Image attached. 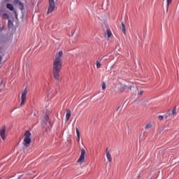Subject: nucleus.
Listing matches in <instances>:
<instances>
[{
    "label": "nucleus",
    "mask_w": 179,
    "mask_h": 179,
    "mask_svg": "<svg viewBox=\"0 0 179 179\" xmlns=\"http://www.w3.org/2000/svg\"><path fill=\"white\" fill-rule=\"evenodd\" d=\"M62 55L64 52L62 51L59 52L56 54L55 58L53 62V76L56 80H59V73L62 69Z\"/></svg>",
    "instance_id": "f257e3e1"
},
{
    "label": "nucleus",
    "mask_w": 179,
    "mask_h": 179,
    "mask_svg": "<svg viewBox=\"0 0 179 179\" xmlns=\"http://www.w3.org/2000/svg\"><path fill=\"white\" fill-rule=\"evenodd\" d=\"M24 136L25 137L23 141V145L24 148H29V146H30V143H31V138H30V136H31V133L30 131H26Z\"/></svg>",
    "instance_id": "f03ea898"
},
{
    "label": "nucleus",
    "mask_w": 179,
    "mask_h": 179,
    "mask_svg": "<svg viewBox=\"0 0 179 179\" xmlns=\"http://www.w3.org/2000/svg\"><path fill=\"white\" fill-rule=\"evenodd\" d=\"M49 1V6L48 8V13L47 14L48 15V13H51L54 11V9H55V1L54 0H48Z\"/></svg>",
    "instance_id": "7ed1b4c3"
},
{
    "label": "nucleus",
    "mask_w": 179,
    "mask_h": 179,
    "mask_svg": "<svg viewBox=\"0 0 179 179\" xmlns=\"http://www.w3.org/2000/svg\"><path fill=\"white\" fill-rule=\"evenodd\" d=\"M27 89L25 88L21 95V103H20L21 107H22V106H24V103L26 102V99H27Z\"/></svg>",
    "instance_id": "20e7f679"
},
{
    "label": "nucleus",
    "mask_w": 179,
    "mask_h": 179,
    "mask_svg": "<svg viewBox=\"0 0 179 179\" xmlns=\"http://www.w3.org/2000/svg\"><path fill=\"white\" fill-rule=\"evenodd\" d=\"M86 155V150H85V148L81 149V154L78 159V163H85V155Z\"/></svg>",
    "instance_id": "39448f33"
},
{
    "label": "nucleus",
    "mask_w": 179,
    "mask_h": 179,
    "mask_svg": "<svg viewBox=\"0 0 179 179\" xmlns=\"http://www.w3.org/2000/svg\"><path fill=\"white\" fill-rule=\"evenodd\" d=\"M0 135H1V139H3V141H5V139H6V127L5 125H3L1 130H0Z\"/></svg>",
    "instance_id": "423d86ee"
},
{
    "label": "nucleus",
    "mask_w": 179,
    "mask_h": 179,
    "mask_svg": "<svg viewBox=\"0 0 179 179\" xmlns=\"http://www.w3.org/2000/svg\"><path fill=\"white\" fill-rule=\"evenodd\" d=\"M14 3L15 5H17V6H18L19 9H20V10H24V4H23V3H22V1H20V0H15Z\"/></svg>",
    "instance_id": "0eeeda50"
},
{
    "label": "nucleus",
    "mask_w": 179,
    "mask_h": 179,
    "mask_svg": "<svg viewBox=\"0 0 179 179\" xmlns=\"http://www.w3.org/2000/svg\"><path fill=\"white\" fill-rule=\"evenodd\" d=\"M6 8H7V9H9V10H10L11 12H13V13H15V15H16V11L15 10V7H13V6L12 4L7 3Z\"/></svg>",
    "instance_id": "6e6552de"
},
{
    "label": "nucleus",
    "mask_w": 179,
    "mask_h": 179,
    "mask_svg": "<svg viewBox=\"0 0 179 179\" xmlns=\"http://www.w3.org/2000/svg\"><path fill=\"white\" fill-rule=\"evenodd\" d=\"M120 29L123 34H127V27H125V24H124V22H122Z\"/></svg>",
    "instance_id": "1a4fd4ad"
},
{
    "label": "nucleus",
    "mask_w": 179,
    "mask_h": 179,
    "mask_svg": "<svg viewBox=\"0 0 179 179\" xmlns=\"http://www.w3.org/2000/svg\"><path fill=\"white\" fill-rule=\"evenodd\" d=\"M71 110L67 109L66 110V121H68L69 120V118H71Z\"/></svg>",
    "instance_id": "9d476101"
},
{
    "label": "nucleus",
    "mask_w": 179,
    "mask_h": 179,
    "mask_svg": "<svg viewBox=\"0 0 179 179\" xmlns=\"http://www.w3.org/2000/svg\"><path fill=\"white\" fill-rule=\"evenodd\" d=\"M76 131L77 134V141L79 142V141H80V132L79 131V129L78 127H76Z\"/></svg>",
    "instance_id": "9b49d317"
},
{
    "label": "nucleus",
    "mask_w": 179,
    "mask_h": 179,
    "mask_svg": "<svg viewBox=\"0 0 179 179\" xmlns=\"http://www.w3.org/2000/svg\"><path fill=\"white\" fill-rule=\"evenodd\" d=\"M8 27L9 29H12L13 27V22H12V20H8Z\"/></svg>",
    "instance_id": "f8f14e48"
},
{
    "label": "nucleus",
    "mask_w": 179,
    "mask_h": 179,
    "mask_svg": "<svg viewBox=\"0 0 179 179\" xmlns=\"http://www.w3.org/2000/svg\"><path fill=\"white\" fill-rule=\"evenodd\" d=\"M106 157L109 162H113V158L111 157V155L110 153L106 154Z\"/></svg>",
    "instance_id": "ddd939ff"
},
{
    "label": "nucleus",
    "mask_w": 179,
    "mask_h": 179,
    "mask_svg": "<svg viewBox=\"0 0 179 179\" xmlns=\"http://www.w3.org/2000/svg\"><path fill=\"white\" fill-rule=\"evenodd\" d=\"M48 120H50V117H48V114L46 113L44 118L43 119V121H44V122H47Z\"/></svg>",
    "instance_id": "4468645a"
},
{
    "label": "nucleus",
    "mask_w": 179,
    "mask_h": 179,
    "mask_svg": "<svg viewBox=\"0 0 179 179\" xmlns=\"http://www.w3.org/2000/svg\"><path fill=\"white\" fill-rule=\"evenodd\" d=\"M2 19L3 20L9 19V15H8V13L3 14Z\"/></svg>",
    "instance_id": "2eb2a0df"
},
{
    "label": "nucleus",
    "mask_w": 179,
    "mask_h": 179,
    "mask_svg": "<svg viewBox=\"0 0 179 179\" xmlns=\"http://www.w3.org/2000/svg\"><path fill=\"white\" fill-rule=\"evenodd\" d=\"M106 32H107V36H108V38H110V37H111L112 36V33H111V31L110 29H107L106 30Z\"/></svg>",
    "instance_id": "dca6fc26"
},
{
    "label": "nucleus",
    "mask_w": 179,
    "mask_h": 179,
    "mask_svg": "<svg viewBox=\"0 0 179 179\" xmlns=\"http://www.w3.org/2000/svg\"><path fill=\"white\" fill-rule=\"evenodd\" d=\"M171 2H173V0H167V8H166V10H169V6H170V3H171Z\"/></svg>",
    "instance_id": "f3484780"
},
{
    "label": "nucleus",
    "mask_w": 179,
    "mask_h": 179,
    "mask_svg": "<svg viewBox=\"0 0 179 179\" xmlns=\"http://www.w3.org/2000/svg\"><path fill=\"white\" fill-rule=\"evenodd\" d=\"M176 114H177V109L175 107L172 111V115H176Z\"/></svg>",
    "instance_id": "a211bd4d"
},
{
    "label": "nucleus",
    "mask_w": 179,
    "mask_h": 179,
    "mask_svg": "<svg viewBox=\"0 0 179 179\" xmlns=\"http://www.w3.org/2000/svg\"><path fill=\"white\" fill-rule=\"evenodd\" d=\"M121 89H122V92H124V90H127V89H128V86L123 85L121 87Z\"/></svg>",
    "instance_id": "6ab92c4d"
},
{
    "label": "nucleus",
    "mask_w": 179,
    "mask_h": 179,
    "mask_svg": "<svg viewBox=\"0 0 179 179\" xmlns=\"http://www.w3.org/2000/svg\"><path fill=\"white\" fill-rule=\"evenodd\" d=\"M106 83L105 82H102V90H106Z\"/></svg>",
    "instance_id": "aec40b11"
},
{
    "label": "nucleus",
    "mask_w": 179,
    "mask_h": 179,
    "mask_svg": "<svg viewBox=\"0 0 179 179\" xmlns=\"http://www.w3.org/2000/svg\"><path fill=\"white\" fill-rule=\"evenodd\" d=\"M150 128H152V124H150V123H148L145 126V129H149Z\"/></svg>",
    "instance_id": "412c9836"
},
{
    "label": "nucleus",
    "mask_w": 179,
    "mask_h": 179,
    "mask_svg": "<svg viewBox=\"0 0 179 179\" xmlns=\"http://www.w3.org/2000/svg\"><path fill=\"white\" fill-rule=\"evenodd\" d=\"M3 29H4L3 25L0 24V33H2V31H3Z\"/></svg>",
    "instance_id": "4be33fe9"
},
{
    "label": "nucleus",
    "mask_w": 179,
    "mask_h": 179,
    "mask_svg": "<svg viewBox=\"0 0 179 179\" xmlns=\"http://www.w3.org/2000/svg\"><path fill=\"white\" fill-rule=\"evenodd\" d=\"M158 118H159V121H163V120H164V116H163V115H159V116L158 117Z\"/></svg>",
    "instance_id": "5701e85b"
},
{
    "label": "nucleus",
    "mask_w": 179,
    "mask_h": 179,
    "mask_svg": "<svg viewBox=\"0 0 179 179\" xmlns=\"http://www.w3.org/2000/svg\"><path fill=\"white\" fill-rule=\"evenodd\" d=\"M100 66H101V64L100 63V62L97 61L96 62V68H100Z\"/></svg>",
    "instance_id": "b1692460"
},
{
    "label": "nucleus",
    "mask_w": 179,
    "mask_h": 179,
    "mask_svg": "<svg viewBox=\"0 0 179 179\" xmlns=\"http://www.w3.org/2000/svg\"><path fill=\"white\" fill-rule=\"evenodd\" d=\"M138 94H139L140 96H142V95L143 94V90L140 91L139 93H138Z\"/></svg>",
    "instance_id": "393cba45"
},
{
    "label": "nucleus",
    "mask_w": 179,
    "mask_h": 179,
    "mask_svg": "<svg viewBox=\"0 0 179 179\" xmlns=\"http://www.w3.org/2000/svg\"><path fill=\"white\" fill-rule=\"evenodd\" d=\"M3 59V57H2V56H0V65H1V63L2 62Z\"/></svg>",
    "instance_id": "a878e982"
},
{
    "label": "nucleus",
    "mask_w": 179,
    "mask_h": 179,
    "mask_svg": "<svg viewBox=\"0 0 179 179\" xmlns=\"http://www.w3.org/2000/svg\"><path fill=\"white\" fill-rule=\"evenodd\" d=\"M106 155H108V153H110V151L108 150V148H106Z\"/></svg>",
    "instance_id": "bb28decb"
},
{
    "label": "nucleus",
    "mask_w": 179,
    "mask_h": 179,
    "mask_svg": "<svg viewBox=\"0 0 179 179\" xmlns=\"http://www.w3.org/2000/svg\"><path fill=\"white\" fill-rule=\"evenodd\" d=\"M129 90H132V85L129 87Z\"/></svg>",
    "instance_id": "cd10ccee"
},
{
    "label": "nucleus",
    "mask_w": 179,
    "mask_h": 179,
    "mask_svg": "<svg viewBox=\"0 0 179 179\" xmlns=\"http://www.w3.org/2000/svg\"><path fill=\"white\" fill-rule=\"evenodd\" d=\"M22 178V175L18 177V179Z\"/></svg>",
    "instance_id": "c85d7f7f"
},
{
    "label": "nucleus",
    "mask_w": 179,
    "mask_h": 179,
    "mask_svg": "<svg viewBox=\"0 0 179 179\" xmlns=\"http://www.w3.org/2000/svg\"><path fill=\"white\" fill-rule=\"evenodd\" d=\"M6 2H9L10 0H6Z\"/></svg>",
    "instance_id": "c756f323"
},
{
    "label": "nucleus",
    "mask_w": 179,
    "mask_h": 179,
    "mask_svg": "<svg viewBox=\"0 0 179 179\" xmlns=\"http://www.w3.org/2000/svg\"><path fill=\"white\" fill-rule=\"evenodd\" d=\"M118 110H120V107L117 108V111H118Z\"/></svg>",
    "instance_id": "7c9ffc66"
},
{
    "label": "nucleus",
    "mask_w": 179,
    "mask_h": 179,
    "mask_svg": "<svg viewBox=\"0 0 179 179\" xmlns=\"http://www.w3.org/2000/svg\"><path fill=\"white\" fill-rule=\"evenodd\" d=\"M169 115L171 116V115H172L169 113Z\"/></svg>",
    "instance_id": "2f4dec72"
},
{
    "label": "nucleus",
    "mask_w": 179,
    "mask_h": 179,
    "mask_svg": "<svg viewBox=\"0 0 179 179\" xmlns=\"http://www.w3.org/2000/svg\"><path fill=\"white\" fill-rule=\"evenodd\" d=\"M0 51H1V47H0Z\"/></svg>",
    "instance_id": "473e14b6"
},
{
    "label": "nucleus",
    "mask_w": 179,
    "mask_h": 179,
    "mask_svg": "<svg viewBox=\"0 0 179 179\" xmlns=\"http://www.w3.org/2000/svg\"><path fill=\"white\" fill-rule=\"evenodd\" d=\"M0 179H2V178H0Z\"/></svg>",
    "instance_id": "72a5a7b5"
}]
</instances>
